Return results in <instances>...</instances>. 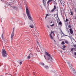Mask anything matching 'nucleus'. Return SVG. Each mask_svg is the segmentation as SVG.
<instances>
[{"mask_svg": "<svg viewBox=\"0 0 76 76\" xmlns=\"http://www.w3.org/2000/svg\"><path fill=\"white\" fill-rule=\"evenodd\" d=\"M62 50H66V49H65V48H62Z\"/></svg>", "mask_w": 76, "mask_h": 76, "instance_id": "obj_32", "label": "nucleus"}, {"mask_svg": "<svg viewBox=\"0 0 76 76\" xmlns=\"http://www.w3.org/2000/svg\"><path fill=\"white\" fill-rule=\"evenodd\" d=\"M54 41H55V42H56V41H55V40H54Z\"/></svg>", "mask_w": 76, "mask_h": 76, "instance_id": "obj_42", "label": "nucleus"}, {"mask_svg": "<svg viewBox=\"0 0 76 76\" xmlns=\"http://www.w3.org/2000/svg\"><path fill=\"white\" fill-rule=\"evenodd\" d=\"M70 32L71 34L73 35V30L72 28L69 29Z\"/></svg>", "mask_w": 76, "mask_h": 76, "instance_id": "obj_9", "label": "nucleus"}, {"mask_svg": "<svg viewBox=\"0 0 76 76\" xmlns=\"http://www.w3.org/2000/svg\"><path fill=\"white\" fill-rule=\"evenodd\" d=\"M60 3L62 5V6H64V5H65V2H63L62 0H61L60 1Z\"/></svg>", "mask_w": 76, "mask_h": 76, "instance_id": "obj_8", "label": "nucleus"}, {"mask_svg": "<svg viewBox=\"0 0 76 76\" xmlns=\"http://www.w3.org/2000/svg\"><path fill=\"white\" fill-rule=\"evenodd\" d=\"M75 11L76 12V8H75Z\"/></svg>", "mask_w": 76, "mask_h": 76, "instance_id": "obj_36", "label": "nucleus"}, {"mask_svg": "<svg viewBox=\"0 0 76 76\" xmlns=\"http://www.w3.org/2000/svg\"><path fill=\"white\" fill-rule=\"evenodd\" d=\"M65 43L66 44H69V42L67 41H66L65 42Z\"/></svg>", "mask_w": 76, "mask_h": 76, "instance_id": "obj_22", "label": "nucleus"}, {"mask_svg": "<svg viewBox=\"0 0 76 76\" xmlns=\"http://www.w3.org/2000/svg\"><path fill=\"white\" fill-rule=\"evenodd\" d=\"M53 33V35L54 36V31L53 32V31H52L51 32L49 36L50 37L51 39H53V36H52V34Z\"/></svg>", "mask_w": 76, "mask_h": 76, "instance_id": "obj_7", "label": "nucleus"}, {"mask_svg": "<svg viewBox=\"0 0 76 76\" xmlns=\"http://www.w3.org/2000/svg\"><path fill=\"white\" fill-rule=\"evenodd\" d=\"M18 62V63H19V64H20V65H21V64H22V62L21 61H19Z\"/></svg>", "mask_w": 76, "mask_h": 76, "instance_id": "obj_14", "label": "nucleus"}, {"mask_svg": "<svg viewBox=\"0 0 76 76\" xmlns=\"http://www.w3.org/2000/svg\"><path fill=\"white\" fill-rule=\"evenodd\" d=\"M13 7L14 9H16V10H18V8H16L14 6Z\"/></svg>", "mask_w": 76, "mask_h": 76, "instance_id": "obj_25", "label": "nucleus"}, {"mask_svg": "<svg viewBox=\"0 0 76 76\" xmlns=\"http://www.w3.org/2000/svg\"><path fill=\"white\" fill-rule=\"evenodd\" d=\"M49 16V15L48 14H46L45 17V19H46V18H47V16Z\"/></svg>", "mask_w": 76, "mask_h": 76, "instance_id": "obj_17", "label": "nucleus"}, {"mask_svg": "<svg viewBox=\"0 0 76 76\" xmlns=\"http://www.w3.org/2000/svg\"><path fill=\"white\" fill-rule=\"evenodd\" d=\"M14 31H15V27L13 28L12 32L11 35V38L12 41L13 40V37H14Z\"/></svg>", "mask_w": 76, "mask_h": 76, "instance_id": "obj_4", "label": "nucleus"}, {"mask_svg": "<svg viewBox=\"0 0 76 76\" xmlns=\"http://www.w3.org/2000/svg\"><path fill=\"white\" fill-rule=\"evenodd\" d=\"M34 58V55L32 53L30 54L27 57V59H30V58Z\"/></svg>", "mask_w": 76, "mask_h": 76, "instance_id": "obj_5", "label": "nucleus"}, {"mask_svg": "<svg viewBox=\"0 0 76 76\" xmlns=\"http://www.w3.org/2000/svg\"><path fill=\"white\" fill-rule=\"evenodd\" d=\"M6 3L8 5H10V3H11L10 2V1L8 0L6 2Z\"/></svg>", "mask_w": 76, "mask_h": 76, "instance_id": "obj_10", "label": "nucleus"}, {"mask_svg": "<svg viewBox=\"0 0 76 76\" xmlns=\"http://www.w3.org/2000/svg\"><path fill=\"white\" fill-rule=\"evenodd\" d=\"M67 64H69V65H70V63L69 62V61H68V62L67 61Z\"/></svg>", "mask_w": 76, "mask_h": 76, "instance_id": "obj_23", "label": "nucleus"}, {"mask_svg": "<svg viewBox=\"0 0 76 76\" xmlns=\"http://www.w3.org/2000/svg\"><path fill=\"white\" fill-rule=\"evenodd\" d=\"M62 34H63L64 36H68L67 35H66L64 34V33H63Z\"/></svg>", "mask_w": 76, "mask_h": 76, "instance_id": "obj_29", "label": "nucleus"}, {"mask_svg": "<svg viewBox=\"0 0 76 76\" xmlns=\"http://www.w3.org/2000/svg\"><path fill=\"white\" fill-rule=\"evenodd\" d=\"M53 23V22L51 21L50 23Z\"/></svg>", "mask_w": 76, "mask_h": 76, "instance_id": "obj_39", "label": "nucleus"}, {"mask_svg": "<svg viewBox=\"0 0 76 76\" xmlns=\"http://www.w3.org/2000/svg\"><path fill=\"white\" fill-rule=\"evenodd\" d=\"M60 0H59V1H60Z\"/></svg>", "mask_w": 76, "mask_h": 76, "instance_id": "obj_43", "label": "nucleus"}, {"mask_svg": "<svg viewBox=\"0 0 76 76\" xmlns=\"http://www.w3.org/2000/svg\"><path fill=\"white\" fill-rule=\"evenodd\" d=\"M61 44H63V45H64V44H65V43H64V42L63 41L62 42Z\"/></svg>", "mask_w": 76, "mask_h": 76, "instance_id": "obj_20", "label": "nucleus"}, {"mask_svg": "<svg viewBox=\"0 0 76 76\" xmlns=\"http://www.w3.org/2000/svg\"><path fill=\"white\" fill-rule=\"evenodd\" d=\"M59 25H61V24H62V23H61V22H60L59 23Z\"/></svg>", "mask_w": 76, "mask_h": 76, "instance_id": "obj_31", "label": "nucleus"}, {"mask_svg": "<svg viewBox=\"0 0 76 76\" xmlns=\"http://www.w3.org/2000/svg\"><path fill=\"white\" fill-rule=\"evenodd\" d=\"M42 3H43V4L44 5V6H46V3L45 2V0H43Z\"/></svg>", "mask_w": 76, "mask_h": 76, "instance_id": "obj_13", "label": "nucleus"}, {"mask_svg": "<svg viewBox=\"0 0 76 76\" xmlns=\"http://www.w3.org/2000/svg\"><path fill=\"white\" fill-rule=\"evenodd\" d=\"M62 47L63 48H66V45H63L62 46Z\"/></svg>", "mask_w": 76, "mask_h": 76, "instance_id": "obj_24", "label": "nucleus"}, {"mask_svg": "<svg viewBox=\"0 0 76 76\" xmlns=\"http://www.w3.org/2000/svg\"><path fill=\"white\" fill-rule=\"evenodd\" d=\"M70 65H69V66H70Z\"/></svg>", "mask_w": 76, "mask_h": 76, "instance_id": "obj_44", "label": "nucleus"}, {"mask_svg": "<svg viewBox=\"0 0 76 76\" xmlns=\"http://www.w3.org/2000/svg\"><path fill=\"white\" fill-rule=\"evenodd\" d=\"M53 1V0H49L47 3V4L49 5L50 4V2Z\"/></svg>", "mask_w": 76, "mask_h": 76, "instance_id": "obj_12", "label": "nucleus"}, {"mask_svg": "<svg viewBox=\"0 0 76 76\" xmlns=\"http://www.w3.org/2000/svg\"><path fill=\"white\" fill-rule=\"evenodd\" d=\"M71 13V15H73V12H70Z\"/></svg>", "mask_w": 76, "mask_h": 76, "instance_id": "obj_30", "label": "nucleus"}, {"mask_svg": "<svg viewBox=\"0 0 76 76\" xmlns=\"http://www.w3.org/2000/svg\"><path fill=\"white\" fill-rule=\"evenodd\" d=\"M75 49H76V48H71V51H72V53H73V50H74L75 51H76V50H75Z\"/></svg>", "mask_w": 76, "mask_h": 76, "instance_id": "obj_11", "label": "nucleus"}, {"mask_svg": "<svg viewBox=\"0 0 76 76\" xmlns=\"http://www.w3.org/2000/svg\"><path fill=\"white\" fill-rule=\"evenodd\" d=\"M4 42H7V40H6V39H5L4 40Z\"/></svg>", "mask_w": 76, "mask_h": 76, "instance_id": "obj_26", "label": "nucleus"}, {"mask_svg": "<svg viewBox=\"0 0 76 76\" xmlns=\"http://www.w3.org/2000/svg\"><path fill=\"white\" fill-rule=\"evenodd\" d=\"M61 53H62V51H60Z\"/></svg>", "mask_w": 76, "mask_h": 76, "instance_id": "obj_41", "label": "nucleus"}, {"mask_svg": "<svg viewBox=\"0 0 76 76\" xmlns=\"http://www.w3.org/2000/svg\"><path fill=\"white\" fill-rule=\"evenodd\" d=\"M63 35H62L61 36V38H62V37H63Z\"/></svg>", "mask_w": 76, "mask_h": 76, "instance_id": "obj_40", "label": "nucleus"}, {"mask_svg": "<svg viewBox=\"0 0 76 76\" xmlns=\"http://www.w3.org/2000/svg\"><path fill=\"white\" fill-rule=\"evenodd\" d=\"M45 69H48V66H44Z\"/></svg>", "mask_w": 76, "mask_h": 76, "instance_id": "obj_18", "label": "nucleus"}, {"mask_svg": "<svg viewBox=\"0 0 76 76\" xmlns=\"http://www.w3.org/2000/svg\"><path fill=\"white\" fill-rule=\"evenodd\" d=\"M54 8L52 10L51 12H53L56 9V6H57V2H55V3H54Z\"/></svg>", "mask_w": 76, "mask_h": 76, "instance_id": "obj_6", "label": "nucleus"}, {"mask_svg": "<svg viewBox=\"0 0 76 76\" xmlns=\"http://www.w3.org/2000/svg\"><path fill=\"white\" fill-rule=\"evenodd\" d=\"M1 38L2 39L3 41H4V37L3 36V34H2Z\"/></svg>", "mask_w": 76, "mask_h": 76, "instance_id": "obj_15", "label": "nucleus"}, {"mask_svg": "<svg viewBox=\"0 0 76 76\" xmlns=\"http://www.w3.org/2000/svg\"><path fill=\"white\" fill-rule=\"evenodd\" d=\"M47 27L48 28H50V26H47Z\"/></svg>", "mask_w": 76, "mask_h": 76, "instance_id": "obj_37", "label": "nucleus"}, {"mask_svg": "<svg viewBox=\"0 0 76 76\" xmlns=\"http://www.w3.org/2000/svg\"><path fill=\"white\" fill-rule=\"evenodd\" d=\"M26 13L27 16H28V19L32 21V17H31V15L30 14V13H29V10L28 9V7L27 5L26 6Z\"/></svg>", "mask_w": 76, "mask_h": 76, "instance_id": "obj_2", "label": "nucleus"}, {"mask_svg": "<svg viewBox=\"0 0 76 76\" xmlns=\"http://www.w3.org/2000/svg\"><path fill=\"white\" fill-rule=\"evenodd\" d=\"M2 55L3 57H7V53L6 52V51L4 49H3L1 51Z\"/></svg>", "mask_w": 76, "mask_h": 76, "instance_id": "obj_3", "label": "nucleus"}, {"mask_svg": "<svg viewBox=\"0 0 76 76\" xmlns=\"http://www.w3.org/2000/svg\"><path fill=\"white\" fill-rule=\"evenodd\" d=\"M68 28H69L70 29H72V27H71V26L70 25H69L68 26Z\"/></svg>", "mask_w": 76, "mask_h": 76, "instance_id": "obj_19", "label": "nucleus"}, {"mask_svg": "<svg viewBox=\"0 0 76 76\" xmlns=\"http://www.w3.org/2000/svg\"><path fill=\"white\" fill-rule=\"evenodd\" d=\"M54 26V24H53L52 25H50V26Z\"/></svg>", "mask_w": 76, "mask_h": 76, "instance_id": "obj_28", "label": "nucleus"}, {"mask_svg": "<svg viewBox=\"0 0 76 76\" xmlns=\"http://www.w3.org/2000/svg\"><path fill=\"white\" fill-rule=\"evenodd\" d=\"M66 22H68V19L67 18H66Z\"/></svg>", "mask_w": 76, "mask_h": 76, "instance_id": "obj_27", "label": "nucleus"}, {"mask_svg": "<svg viewBox=\"0 0 76 76\" xmlns=\"http://www.w3.org/2000/svg\"><path fill=\"white\" fill-rule=\"evenodd\" d=\"M36 34H35L36 37H38V32H36Z\"/></svg>", "mask_w": 76, "mask_h": 76, "instance_id": "obj_16", "label": "nucleus"}, {"mask_svg": "<svg viewBox=\"0 0 76 76\" xmlns=\"http://www.w3.org/2000/svg\"><path fill=\"white\" fill-rule=\"evenodd\" d=\"M61 33L62 34H63V31H61Z\"/></svg>", "mask_w": 76, "mask_h": 76, "instance_id": "obj_38", "label": "nucleus"}, {"mask_svg": "<svg viewBox=\"0 0 76 76\" xmlns=\"http://www.w3.org/2000/svg\"><path fill=\"white\" fill-rule=\"evenodd\" d=\"M30 27H31V28H34V26L32 25H30Z\"/></svg>", "mask_w": 76, "mask_h": 76, "instance_id": "obj_21", "label": "nucleus"}, {"mask_svg": "<svg viewBox=\"0 0 76 76\" xmlns=\"http://www.w3.org/2000/svg\"><path fill=\"white\" fill-rule=\"evenodd\" d=\"M45 54L47 56V58L45 55H44V57L45 60H47L48 62H51L52 61L53 59H52V57L50 55V54L47 52H45Z\"/></svg>", "mask_w": 76, "mask_h": 76, "instance_id": "obj_1", "label": "nucleus"}, {"mask_svg": "<svg viewBox=\"0 0 76 76\" xmlns=\"http://www.w3.org/2000/svg\"><path fill=\"white\" fill-rule=\"evenodd\" d=\"M42 65V66H44V64L43 63H42L41 64Z\"/></svg>", "mask_w": 76, "mask_h": 76, "instance_id": "obj_33", "label": "nucleus"}, {"mask_svg": "<svg viewBox=\"0 0 76 76\" xmlns=\"http://www.w3.org/2000/svg\"><path fill=\"white\" fill-rule=\"evenodd\" d=\"M74 55H75V56H76V52H75V53H74Z\"/></svg>", "mask_w": 76, "mask_h": 76, "instance_id": "obj_34", "label": "nucleus"}, {"mask_svg": "<svg viewBox=\"0 0 76 76\" xmlns=\"http://www.w3.org/2000/svg\"><path fill=\"white\" fill-rule=\"evenodd\" d=\"M56 15H57V17H58V13H57V12L56 14Z\"/></svg>", "mask_w": 76, "mask_h": 76, "instance_id": "obj_35", "label": "nucleus"}]
</instances>
